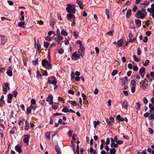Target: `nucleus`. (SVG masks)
<instances>
[{
	"instance_id": "1",
	"label": "nucleus",
	"mask_w": 154,
	"mask_h": 154,
	"mask_svg": "<svg viewBox=\"0 0 154 154\" xmlns=\"http://www.w3.org/2000/svg\"><path fill=\"white\" fill-rule=\"evenodd\" d=\"M76 6L74 5H71L70 4L66 5V10L69 13H75L76 11L75 8Z\"/></svg>"
},
{
	"instance_id": "2",
	"label": "nucleus",
	"mask_w": 154,
	"mask_h": 154,
	"mask_svg": "<svg viewBox=\"0 0 154 154\" xmlns=\"http://www.w3.org/2000/svg\"><path fill=\"white\" fill-rule=\"evenodd\" d=\"M42 65L43 67L48 69H51V65L50 63L45 59H43L42 61Z\"/></svg>"
},
{
	"instance_id": "3",
	"label": "nucleus",
	"mask_w": 154,
	"mask_h": 154,
	"mask_svg": "<svg viewBox=\"0 0 154 154\" xmlns=\"http://www.w3.org/2000/svg\"><path fill=\"white\" fill-rule=\"evenodd\" d=\"M54 39L58 44L60 43V41L62 40L63 37L60 34L55 35H54Z\"/></svg>"
},
{
	"instance_id": "4",
	"label": "nucleus",
	"mask_w": 154,
	"mask_h": 154,
	"mask_svg": "<svg viewBox=\"0 0 154 154\" xmlns=\"http://www.w3.org/2000/svg\"><path fill=\"white\" fill-rule=\"evenodd\" d=\"M48 82L49 83L54 85H55L57 83L56 79L54 77L49 78L48 79Z\"/></svg>"
},
{
	"instance_id": "5",
	"label": "nucleus",
	"mask_w": 154,
	"mask_h": 154,
	"mask_svg": "<svg viewBox=\"0 0 154 154\" xmlns=\"http://www.w3.org/2000/svg\"><path fill=\"white\" fill-rule=\"evenodd\" d=\"M85 48L83 45L80 46L78 53L81 57H83L84 54Z\"/></svg>"
},
{
	"instance_id": "6",
	"label": "nucleus",
	"mask_w": 154,
	"mask_h": 154,
	"mask_svg": "<svg viewBox=\"0 0 154 154\" xmlns=\"http://www.w3.org/2000/svg\"><path fill=\"white\" fill-rule=\"evenodd\" d=\"M7 39L4 36H0V46L2 47L7 42Z\"/></svg>"
},
{
	"instance_id": "7",
	"label": "nucleus",
	"mask_w": 154,
	"mask_h": 154,
	"mask_svg": "<svg viewBox=\"0 0 154 154\" xmlns=\"http://www.w3.org/2000/svg\"><path fill=\"white\" fill-rule=\"evenodd\" d=\"M46 100L49 102V104H52L53 103V96L51 94L49 95L47 98Z\"/></svg>"
},
{
	"instance_id": "8",
	"label": "nucleus",
	"mask_w": 154,
	"mask_h": 154,
	"mask_svg": "<svg viewBox=\"0 0 154 154\" xmlns=\"http://www.w3.org/2000/svg\"><path fill=\"white\" fill-rule=\"evenodd\" d=\"M136 17L138 18L143 19L144 18V14L141 13L140 11H138L137 13Z\"/></svg>"
},
{
	"instance_id": "9",
	"label": "nucleus",
	"mask_w": 154,
	"mask_h": 154,
	"mask_svg": "<svg viewBox=\"0 0 154 154\" xmlns=\"http://www.w3.org/2000/svg\"><path fill=\"white\" fill-rule=\"evenodd\" d=\"M7 89L9 90L10 88L9 86V84L6 83L5 84V85L3 87V90L5 92H7Z\"/></svg>"
},
{
	"instance_id": "10",
	"label": "nucleus",
	"mask_w": 154,
	"mask_h": 154,
	"mask_svg": "<svg viewBox=\"0 0 154 154\" xmlns=\"http://www.w3.org/2000/svg\"><path fill=\"white\" fill-rule=\"evenodd\" d=\"M123 108H125L126 110L128 109V103L126 100H124L122 102Z\"/></svg>"
},
{
	"instance_id": "11",
	"label": "nucleus",
	"mask_w": 154,
	"mask_h": 154,
	"mask_svg": "<svg viewBox=\"0 0 154 154\" xmlns=\"http://www.w3.org/2000/svg\"><path fill=\"white\" fill-rule=\"evenodd\" d=\"M72 14L73 13H71L70 14H67V19L69 21H71V18H72L73 19V18H75V16Z\"/></svg>"
},
{
	"instance_id": "12",
	"label": "nucleus",
	"mask_w": 154,
	"mask_h": 154,
	"mask_svg": "<svg viewBox=\"0 0 154 154\" xmlns=\"http://www.w3.org/2000/svg\"><path fill=\"white\" fill-rule=\"evenodd\" d=\"M111 147L112 148H117L118 147V145L117 143H115V142H114L113 141V139L111 138Z\"/></svg>"
},
{
	"instance_id": "13",
	"label": "nucleus",
	"mask_w": 154,
	"mask_h": 154,
	"mask_svg": "<svg viewBox=\"0 0 154 154\" xmlns=\"http://www.w3.org/2000/svg\"><path fill=\"white\" fill-rule=\"evenodd\" d=\"M123 43V40L122 39H121L119 40L117 42V44L116 45L117 47H121Z\"/></svg>"
},
{
	"instance_id": "14",
	"label": "nucleus",
	"mask_w": 154,
	"mask_h": 154,
	"mask_svg": "<svg viewBox=\"0 0 154 154\" xmlns=\"http://www.w3.org/2000/svg\"><path fill=\"white\" fill-rule=\"evenodd\" d=\"M122 84L123 85H124L128 82V77L125 76L124 78H123L121 79Z\"/></svg>"
},
{
	"instance_id": "15",
	"label": "nucleus",
	"mask_w": 154,
	"mask_h": 154,
	"mask_svg": "<svg viewBox=\"0 0 154 154\" xmlns=\"http://www.w3.org/2000/svg\"><path fill=\"white\" fill-rule=\"evenodd\" d=\"M56 22V20L54 18H51L50 20V22L49 23L50 26H51L52 27H53L54 26V24Z\"/></svg>"
},
{
	"instance_id": "16",
	"label": "nucleus",
	"mask_w": 154,
	"mask_h": 154,
	"mask_svg": "<svg viewBox=\"0 0 154 154\" xmlns=\"http://www.w3.org/2000/svg\"><path fill=\"white\" fill-rule=\"evenodd\" d=\"M25 137L23 139V141L24 142L26 143H28L29 142V139L30 137L29 135H25Z\"/></svg>"
},
{
	"instance_id": "17",
	"label": "nucleus",
	"mask_w": 154,
	"mask_h": 154,
	"mask_svg": "<svg viewBox=\"0 0 154 154\" xmlns=\"http://www.w3.org/2000/svg\"><path fill=\"white\" fill-rule=\"evenodd\" d=\"M15 150L19 153H20L21 152V149L20 146L17 145L15 148Z\"/></svg>"
},
{
	"instance_id": "18",
	"label": "nucleus",
	"mask_w": 154,
	"mask_h": 154,
	"mask_svg": "<svg viewBox=\"0 0 154 154\" xmlns=\"http://www.w3.org/2000/svg\"><path fill=\"white\" fill-rule=\"evenodd\" d=\"M76 2V3L79 5L81 9H82L83 8V3L81 0H77Z\"/></svg>"
},
{
	"instance_id": "19",
	"label": "nucleus",
	"mask_w": 154,
	"mask_h": 154,
	"mask_svg": "<svg viewBox=\"0 0 154 154\" xmlns=\"http://www.w3.org/2000/svg\"><path fill=\"white\" fill-rule=\"evenodd\" d=\"M55 149L57 154H61V152L59 146L57 145L55 146Z\"/></svg>"
},
{
	"instance_id": "20",
	"label": "nucleus",
	"mask_w": 154,
	"mask_h": 154,
	"mask_svg": "<svg viewBox=\"0 0 154 154\" xmlns=\"http://www.w3.org/2000/svg\"><path fill=\"white\" fill-rule=\"evenodd\" d=\"M9 70L7 72V73L9 76L11 77L13 75V73L11 69V66H9Z\"/></svg>"
},
{
	"instance_id": "21",
	"label": "nucleus",
	"mask_w": 154,
	"mask_h": 154,
	"mask_svg": "<svg viewBox=\"0 0 154 154\" xmlns=\"http://www.w3.org/2000/svg\"><path fill=\"white\" fill-rule=\"evenodd\" d=\"M131 10L130 9H128L127 12V13L126 15V17L127 18H129L130 17L131 15Z\"/></svg>"
},
{
	"instance_id": "22",
	"label": "nucleus",
	"mask_w": 154,
	"mask_h": 154,
	"mask_svg": "<svg viewBox=\"0 0 154 154\" xmlns=\"http://www.w3.org/2000/svg\"><path fill=\"white\" fill-rule=\"evenodd\" d=\"M135 22L136 25L138 27H140L141 25V21L139 19H137L135 20Z\"/></svg>"
},
{
	"instance_id": "23",
	"label": "nucleus",
	"mask_w": 154,
	"mask_h": 154,
	"mask_svg": "<svg viewBox=\"0 0 154 154\" xmlns=\"http://www.w3.org/2000/svg\"><path fill=\"white\" fill-rule=\"evenodd\" d=\"M101 144L100 146V149L101 150L104 147V145L105 144V140L104 139H102L101 140Z\"/></svg>"
},
{
	"instance_id": "24",
	"label": "nucleus",
	"mask_w": 154,
	"mask_h": 154,
	"mask_svg": "<svg viewBox=\"0 0 154 154\" xmlns=\"http://www.w3.org/2000/svg\"><path fill=\"white\" fill-rule=\"evenodd\" d=\"M116 152V150L114 148H112L110 149V154H115Z\"/></svg>"
},
{
	"instance_id": "25",
	"label": "nucleus",
	"mask_w": 154,
	"mask_h": 154,
	"mask_svg": "<svg viewBox=\"0 0 154 154\" xmlns=\"http://www.w3.org/2000/svg\"><path fill=\"white\" fill-rule=\"evenodd\" d=\"M116 118L118 119L121 122H123L125 120L124 119L122 118L121 116L119 115L117 116Z\"/></svg>"
},
{
	"instance_id": "26",
	"label": "nucleus",
	"mask_w": 154,
	"mask_h": 154,
	"mask_svg": "<svg viewBox=\"0 0 154 154\" xmlns=\"http://www.w3.org/2000/svg\"><path fill=\"white\" fill-rule=\"evenodd\" d=\"M80 55L76 53V52H75L72 54V57L76 58L78 59L79 58Z\"/></svg>"
},
{
	"instance_id": "27",
	"label": "nucleus",
	"mask_w": 154,
	"mask_h": 154,
	"mask_svg": "<svg viewBox=\"0 0 154 154\" xmlns=\"http://www.w3.org/2000/svg\"><path fill=\"white\" fill-rule=\"evenodd\" d=\"M32 106H30L29 107L27 108L26 109V111L27 112V114H29L31 112V110L32 108Z\"/></svg>"
},
{
	"instance_id": "28",
	"label": "nucleus",
	"mask_w": 154,
	"mask_h": 154,
	"mask_svg": "<svg viewBox=\"0 0 154 154\" xmlns=\"http://www.w3.org/2000/svg\"><path fill=\"white\" fill-rule=\"evenodd\" d=\"M45 135L46 137L48 138L49 140H50V133L49 132H46L45 133Z\"/></svg>"
},
{
	"instance_id": "29",
	"label": "nucleus",
	"mask_w": 154,
	"mask_h": 154,
	"mask_svg": "<svg viewBox=\"0 0 154 154\" xmlns=\"http://www.w3.org/2000/svg\"><path fill=\"white\" fill-rule=\"evenodd\" d=\"M25 24L24 22H20L18 24V25L19 26L21 27H23L24 25Z\"/></svg>"
},
{
	"instance_id": "30",
	"label": "nucleus",
	"mask_w": 154,
	"mask_h": 154,
	"mask_svg": "<svg viewBox=\"0 0 154 154\" xmlns=\"http://www.w3.org/2000/svg\"><path fill=\"white\" fill-rule=\"evenodd\" d=\"M29 128V125L27 121H26L25 122V129L26 130H27Z\"/></svg>"
},
{
	"instance_id": "31",
	"label": "nucleus",
	"mask_w": 154,
	"mask_h": 154,
	"mask_svg": "<svg viewBox=\"0 0 154 154\" xmlns=\"http://www.w3.org/2000/svg\"><path fill=\"white\" fill-rule=\"evenodd\" d=\"M133 59H134V61H135V62H137L140 61V59H138L135 55H133Z\"/></svg>"
},
{
	"instance_id": "32",
	"label": "nucleus",
	"mask_w": 154,
	"mask_h": 154,
	"mask_svg": "<svg viewBox=\"0 0 154 154\" xmlns=\"http://www.w3.org/2000/svg\"><path fill=\"white\" fill-rule=\"evenodd\" d=\"M61 34L64 36H67L68 35V34L67 32L64 30H62L61 32Z\"/></svg>"
},
{
	"instance_id": "33",
	"label": "nucleus",
	"mask_w": 154,
	"mask_h": 154,
	"mask_svg": "<svg viewBox=\"0 0 154 154\" xmlns=\"http://www.w3.org/2000/svg\"><path fill=\"white\" fill-rule=\"evenodd\" d=\"M140 106L141 105L138 102L136 103L135 107L137 109H139L140 107Z\"/></svg>"
},
{
	"instance_id": "34",
	"label": "nucleus",
	"mask_w": 154,
	"mask_h": 154,
	"mask_svg": "<svg viewBox=\"0 0 154 154\" xmlns=\"http://www.w3.org/2000/svg\"><path fill=\"white\" fill-rule=\"evenodd\" d=\"M114 31L113 30H111L109 31L107 33V35H109L110 36H112L113 35V33L114 32Z\"/></svg>"
},
{
	"instance_id": "35",
	"label": "nucleus",
	"mask_w": 154,
	"mask_h": 154,
	"mask_svg": "<svg viewBox=\"0 0 154 154\" xmlns=\"http://www.w3.org/2000/svg\"><path fill=\"white\" fill-rule=\"evenodd\" d=\"M146 71V69L145 68L143 67L142 68H141L140 69V74H141L143 73L144 72H145Z\"/></svg>"
},
{
	"instance_id": "36",
	"label": "nucleus",
	"mask_w": 154,
	"mask_h": 154,
	"mask_svg": "<svg viewBox=\"0 0 154 154\" xmlns=\"http://www.w3.org/2000/svg\"><path fill=\"white\" fill-rule=\"evenodd\" d=\"M136 81L135 80H132L131 81V85L132 87H135Z\"/></svg>"
},
{
	"instance_id": "37",
	"label": "nucleus",
	"mask_w": 154,
	"mask_h": 154,
	"mask_svg": "<svg viewBox=\"0 0 154 154\" xmlns=\"http://www.w3.org/2000/svg\"><path fill=\"white\" fill-rule=\"evenodd\" d=\"M118 72V71L117 70H114L112 73V76H114Z\"/></svg>"
},
{
	"instance_id": "38",
	"label": "nucleus",
	"mask_w": 154,
	"mask_h": 154,
	"mask_svg": "<svg viewBox=\"0 0 154 154\" xmlns=\"http://www.w3.org/2000/svg\"><path fill=\"white\" fill-rule=\"evenodd\" d=\"M149 108L151 110L154 111V106L152 104H149Z\"/></svg>"
},
{
	"instance_id": "39",
	"label": "nucleus",
	"mask_w": 154,
	"mask_h": 154,
	"mask_svg": "<svg viewBox=\"0 0 154 154\" xmlns=\"http://www.w3.org/2000/svg\"><path fill=\"white\" fill-rule=\"evenodd\" d=\"M38 59L37 58L35 60L33 61L32 63L35 66L36 65L38 64Z\"/></svg>"
},
{
	"instance_id": "40",
	"label": "nucleus",
	"mask_w": 154,
	"mask_h": 154,
	"mask_svg": "<svg viewBox=\"0 0 154 154\" xmlns=\"http://www.w3.org/2000/svg\"><path fill=\"white\" fill-rule=\"evenodd\" d=\"M145 3H142L141 4V7L142 8H145L147 5L148 3L147 2H145Z\"/></svg>"
},
{
	"instance_id": "41",
	"label": "nucleus",
	"mask_w": 154,
	"mask_h": 154,
	"mask_svg": "<svg viewBox=\"0 0 154 154\" xmlns=\"http://www.w3.org/2000/svg\"><path fill=\"white\" fill-rule=\"evenodd\" d=\"M149 63V60H146L145 63L143 64V65L144 66H148Z\"/></svg>"
},
{
	"instance_id": "42",
	"label": "nucleus",
	"mask_w": 154,
	"mask_h": 154,
	"mask_svg": "<svg viewBox=\"0 0 154 154\" xmlns=\"http://www.w3.org/2000/svg\"><path fill=\"white\" fill-rule=\"evenodd\" d=\"M147 11L151 14L154 12V9H152L151 8H148Z\"/></svg>"
},
{
	"instance_id": "43",
	"label": "nucleus",
	"mask_w": 154,
	"mask_h": 154,
	"mask_svg": "<svg viewBox=\"0 0 154 154\" xmlns=\"http://www.w3.org/2000/svg\"><path fill=\"white\" fill-rule=\"evenodd\" d=\"M106 121L107 123L109 125H112L111 123V121L109 120L108 118H106Z\"/></svg>"
},
{
	"instance_id": "44",
	"label": "nucleus",
	"mask_w": 154,
	"mask_h": 154,
	"mask_svg": "<svg viewBox=\"0 0 154 154\" xmlns=\"http://www.w3.org/2000/svg\"><path fill=\"white\" fill-rule=\"evenodd\" d=\"M141 13H143V14H145V15H147V13L146 12V10L145 9H142L140 11Z\"/></svg>"
},
{
	"instance_id": "45",
	"label": "nucleus",
	"mask_w": 154,
	"mask_h": 154,
	"mask_svg": "<svg viewBox=\"0 0 154 154\" xmlns=\"http://www.w3.org/2000/svg\"><path fill=\"white\" fill-rule=\"evenodd\" d=\"M74 35L76 38H77L79 36L78 33L77 32L75 31L74 32Z\"/></svg>"
},
{
	"instance_id": "46",
	"label": "nucleus",
	"mask_w": 154,
	"mask_h": 154,
	"mask_svg": "<svg viewBox=\"0 0 154 154\" xmlns=\"http://www.w3.org/2000/svg\"><path fill=\"white\" fill-rule=\"evenodd\" d=\"M117 145H121L123 143V141L121 140H118L116 142Z\"/></svg>"
},
{
	"instance_id": "47",
	"label": "nucleus",
	"mask_w": 154,
	"mask_h": 154,
	"mask_svg": "<svg viewBox=\"0 0 154 154\" xmlns=\"http://www.w3.org/2000/svg\"><path fill=\"white\" fill-rule=\"evenodd\" d=\"M49 44L50 43L49 42H44V46L45 48H47Z\"/></svg>"
},
{
	"instance_id": "48",
	"label": "nucleus",
	"mask_w": 154,
	"mask_h": 154,
	"mask_svg": "<svg viewBox=\"0 0 154 154\" xmlns=\"http://www.w3.org/2000/svg\"><path fill=\"white\" fill-rule=\"evenodd\" d=\"M110 143V140L109 138H107L106 139V142L105 143V144L106 145H108Z\"/></svg>"
},
{
	"instance_id": "49",
	"label": "nucleus",
	"mask_w": 154,
	"mask_h": 154,
	"mask_svg": "<svg viewBox=\"0 0 154 154\" xmlns=\"http://www.w3.org/2000/svg\"><path fill=\"white\" fill-rule=\"evenodd\" d=\"M75 137H76V134H74L73 136L72 137V138L73 140H72L71 141L72 143H73L75 141V140H76V139L75 138Z\"/></svg>"
},
{
	"instance_id": "50",
	"label": "nucleus",
	"mask_w": 154,
	"mask_h": 154,
	"mask_svg": "<svg viewBox=\"0 0 154 154\" xmlns=\"http://www.w3.org/2000/svg\"><path fill=\"white\" fill-rule=\"evenodd\" d=\"M90 152L91 153H92L94 152V153H96L95 152V151L93 149L92 147H91L90 148Z\"/></svg>"
},
{
	"instance_id": "51",
	"label": "nucleus",
	"mask_w": 154,
	"mask_h": 154,
	"mask_svg": "<svg viewBox=\"0 0 154 154\" xmlns=\"http://www.w3.org/2000/svg\"><path fill=\"white\" fill-rule=\"evenodd\" d=\"M99 122L98 121L97 122L96 121H94V126L95 128H96V126L99 124Z\"/></svg>"
},
{
	"instance_id": "52",
	"label": "nucleus",
	"mask_w": 154,
	"mask_h": 154,
	"mask_svg": "<svg viewBox=\"0 0 154 154\" xmlns=\"http://www.w3.org/2000/svg\"><path fill=\"white\" fill-rule=\"evenodd\" d=\"M79 145L78 144L77 146V148L76 149V153L77 154H79Z\"/></svg>"
},
{
	"instance_id": "53",
	"label": "nucleus",
	"mask_w": 154,
	"mask_h": 154,
	"mask_svg": "<svg viewBox=\"0 0 154 154\" xmlns=\"http://www.w3.org/2000/svg\"><path fill=\"white\" fill-rule=\"evenodd\" d=\"M62 111L63 112H66V113H67V112L69 111V110H68V109L67 108L65 107V108H64L62 109Z\"/></svg>"
},
{
	"instance_id": "54",
	"label": "nucleus",
	"mask_w": 154,
	"mask_h": 154,
	"mask_svg": "<svg viewBox=\"0 0 154 154\" xmlns=\"http://www.w3.org/2000/svg\"><path fill=\"white\" fill-rule=\"evenodd\" d=\"M58 52L60 54H62L64 52V51L62 48L58 50Z\"/></svg>"
},
{
	"instance_id": "55",
	"label": "nucleus",
	"mask_w": 154,
	"mask_h": 154,
	"mask_svg": "<svg viewBox=\"0 0 154 154\" xmlns=\"http://www.w3.org/2000/svg\"><path fill=\"white\" fill-rule=\"evenodd\" d=\"M134 37L133 34L131 33H130L129 35V37L131 40L132 39V38Z\"/></svg>"
},
{
	"instance_id": "56",
	"label": "nucleus",
	"mask_w": 154,
	"mask_h": 154,
	"mask_svg": "<svg viewBox=\"0 0 154 154\" xmlns=\"http://www.w3.org/2000/svg\"><path fill=\"white\" fill-rule=\"evenodd\" d=\"M13 96V95L10 93L8 95V99H12Z\"/></svg>"
},
{
	"instance_id": "57",
	"label": "nucleus",
	"mask_w": 154,
	"mask_h": 154,
	"mask_svg": "<svg viewBox=\"0 0 154 154\" xmlns=\"http://www.w3.org/2000/svg\"><path fill=\"white\" fill-rule=\"evenodd\" d=\"M143 103H145V104H146L148 103V101L147 99L146 98H144L143 99Z\"/></svg>"
},
{
	"instance_id": "58",
	"label": "nucleus",
	"mask_w": 154,
	"mask_h": 154,
	"mask_svg": "<svg viewBox=\"0 0 154 154\" xmlns=\"http://www.w3.org/2000/svg\"><path fill=\"white\" fill-rule=\"evenodd\" d=\"M135 91V87H131V91L132 93H134Z\"/></svg>"
},
{
	"instance_id": "59",
	"label": "nucleus",
	"mask_w": 154,
	"mask_h": 154,
	"mask_svg": "<svg viewBox=\"0 0 154 154\" xmlns=\"http://www.w3.org/2000/svg\"><path fill=\"white\" fill-rule=\"evenodd\" d=\"M31 103L32 104H35L36 103L35 100L34 99H32L31 101Z\"/></svg>"
},
{
	"instance_id": "60",
	"label": "nucleus",
	"mask_w": 154,
	"mask_h": 154,
	"mask_svg": "<svg viewBox=\"0 0 154 154\" xmlns=\"http://www.w3.org/2000/svg\"><path fill=\"white\" fill-rule=\"evenodd\" d=\"M68 93L72 95H74V92L71 90H69L68 91Z\"/></svg>"
},
{
	"instance_id": "61",
	"label": "nucleus",
	"mask_w": 154,
	"mask_h": 154,
	"mask_svg": "<svg viewBox=\"0 0 154 154\" xmlns=\"http://www.w3.org/2000/svg\"><path fill=\"white\" fill-rule=\"evenodd\" d=\"M133 69L135 71H138V67L136 66H134L133 67Z\"/></svg>"
},
{
	"instance_id": "62",
	"label": "nucleus",
	"mask_w": 154,
	"mask_h": 154,
	"mask_svg": "<svg viewBox=\"0 0 154 154\" xmlns=\"http://www.w3.org/2000/svg\"><path fill=\"white\" fill-rule=\"evenodd\" d=\"M98 93V90L97 89L95 88L94 91V94L95 95H97Z\"/></svg>"
},
{
	"instance_id": "63",
	"label": "nucleus",
	"mask_w": 154,
	"mask_h": 154,
	"mask_svg": "<svg viewBox=\"0 0 154 154\" xmlns=\"http://www.w3.org/2000/svg\"><path fill=\"white\" fill-rule=\"evenodd\" d=\"M149 118L151 119H154V114H151L149 116Z\"/></svg>"
},
{
	"instance_id": "64",
	"label": "nucleus",
	"mask_w": 154,
	"mask_h": 154,
	"mask_svg": "<svg viewBox=\"0 0 154 154\" xmlns=\"http://www.w3.org/2000/svg\"><path fill=\"white\" fill-rule=\"evenodd\" d=\"M101 154H109V152H106L105 150H103L101 152Z\"/></svg>"
}]
</instances>
